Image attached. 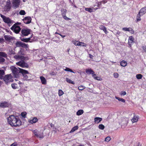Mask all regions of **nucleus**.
Segmentation results:
<instances>
[{"label":"nucleus","mask_w":146,"mask_h":146,"mask_svg":"<svg viewBox=\"0 0 146 146\" xmlns=\"http://www.w3.org/2000/svg\"><path fill=\"white\" fill-rule=\"evenodd\" d=\"M141 16L142 15H141V13L139 12L137 16V19L136 21L137 22L141 20Z\"/></svg>","instance_id":"nucleus-23"},{"label":"nucleus","mask_w":146,"mask_h":146,"mask_svg":"<svg viewBox=\"0 0 146 146\" xmlns=\"http://www.w3.org/2000/svg\"><path fill=\"white\" fill-rule=\"evenodd\" d=\"M94 122L95 123H98L102 120V118L101 117H96L94 119Z\"/></svg>","instance_id":"nucleus-18"},{"label":"nucleus","mask_w":146,"mask_h":146,"mask_svg":"<svg viewBox=\"0 0 146 146\" xmlns=\"http://www.w3.org/2000/svg\"><path fill=\"white\" fill-rule=\"evenodd\" d=\"M102 3L100 1L98 2L97 4V7L99 8H100V7L102 5Z\"/></svg>","instance_id":"nucleus-54"},{"label":"nucleus","mask_w":146,"mask_h":146,"mask_svg":"<svg viewBox=\"0 0 146 146\" xmlns=\"http://www.w3.org/2000/svg\"><path fill=\"white\" fill-rule=\"evenodd\" d=\"M66 81L67 82L71 84H75V83L73 81H72L70 79L68 78H66Z\"/></svg>","instance_id":"nucleus-38"},{"label":"nucleus","mask_w":146,"mask_h":146,"mask_svg":"<svg viewBox=\"0 0 146 146\" xmlns=\"http://www.w3.org/2000/svg\"><path fill=\"white\" fill-rule=\"evenodd\" d=\"M142 48L143 50L145 52L146 51V46L144 45L142 47Z\"/></svg>","instance_id":"nucleus-57"},{"label":"nucleus","mask_w":146,"mask_h":146,"mask_svg":"<svg viewBox=\"0 0 146 146\" xmlns=\"http://www.w3.org/2000/svg\"><path fill=\"white\" fill-rule=\"evenodd\" d=\"M19 68L20 69V73H21L23 76L26 74H29V73L28 71Z\"/></svg>","instance_id":"nucleus-14"},{"label":"nucleus","mask_w":146,"mask_h":146,"mask_svg":"<svg viewBox=\"0 0 146 146\" xmlns=\"http://www.w3.org/2000/svg\"><path fill=\"white\" fill-rule=\"evenodd\" d=\"M95 79L97 80H100V78L98 77H97Z\"/></svg>","instance_id":"nucleus-64"},{"label":"nucleus","mask_w":146,"mask_h":146,"mask_svg":"<svg viewBox=\"0 0 146 146\" xmlns=\"http://www.w3.org/2000/svg\"><path fill=\"white\" fill-rule=\"evenodd\" d=\"M38 121V119L36 117H34L32 120L29 121V122L33 124L36 123Z\"/></svg>","instance_id":"nucleus-21"},{"label":"nucleus","mask_w":146,"mask_h":146,"mask_svg":"<svg viewBox=\"0 0 146 146\" xmlns=\"http://www.w3.org/2000/svg\"><path fill=\"white\" fill-rule=\"evenodd\" d=\"M111 139V138L109 137H106L105 139V141L107 142L109 141Z\"/></svg>","instance_id":"nucleus-51"},{"label":"nucleus","mask_w":146,"mask_h":146,"mask_svg":"<svg viewBox=\"0 0 146 146\" xmlns=\"http://www.w3.org/2000/svg\"><path fill=\"white\" fill-rule=\"evenodd\" d=\"M4 38L5 40L8 41H10L11 40L13 39L12 37L10 35H5Z\"/></svg>","instance_id":"nucleus-16"},{"label":"nucleus","mask_w":146,"mask_h":146,"mask_svg":"<svg viewBox=\"0 0 146 146\" xmlns=\"http://www.w3.org/2000/svg\"><path fill=\"white\" fill-rule=\"evenodd\" d=\"M15 45L17 47H21L24 48H27L28 47V44H27L20 41H17L15 43Z\"/></svg>","instance_id":"nucleus-6"},{"label":"nucleus","mask_w":146,"mask_h":146,"mask_svg":"<svg viewBox=\"0 0 146 146\" xmlns=\"http://www.w3.org/2000/svg\"><path fill=\"white\" fill-rule=\"evenodd\" d=\"M11 86L12 88L14 89H17L18 88L17 84L15 83L12 84Z\"/></svg>","instance_id":"nucleus-39"},{"label":"nucleus","mask_w":146,"mask_h":146,"mask_svg":"<svg viewBox=\"0 0 146 146\" xmlns=\"http://www.w3.org/2000/svg\"><path fill=\"white\" fill-rule=\"evenodd\" d=\"M129 29V28H127V27H124V28H123L122 29L123 31H128Z\"/></svg>","instance_id":"nucleus-55"},{"label":"nucleus","mask_w":146,"mask_h":146,"mask_svg":"<svg viewBox=\"0 0 146 146\" xmlns=\"http://www.w3.org/2000/svg\"><path fill=\"white\" fill-rule=\"evenodd\" d=\"M58 35H60L62 38H64L66 36L65 35H61V34H58Z\"/></svg>","instance_id":"nucleus-63"},{"label":"nucleus","mask_w":146,"mask_h":146,"mask_svg":"<svg viewBox=\"0 0 146 146\" xmlns=\"http://www.w3.org/2000/svg\"><path fill=\"white\" fill-rule=\"evenodd\" d=\"M134 38L132 36H130L129 37L128 43L129 45H131L132 43L133 42Z\"/></svg>","instance_id":"nucleus-20"},{"label":"nucleus","mask_w":146,"mask_h":146,"mask_svg":"<svg viewBox=\"0 0 146 146\" xmlns=\"http://www.w3.org/2000/svg\"><path fill=\"white\" fill-rule=\"evenodd\" d=\"M7 119L8 123L12 127H17L21 123V121L17 116L11 115L7 118Z\"/></svg>","instance_id":"nucleus-1"},{"label":"nucleus","mask_w":146,"mask_h":146,"mask_svg":"<svg viewBox=\"0 0 146 146\" xmlns=\"http://www.w3.org/2000/svg\"><path fill=\"white\" fill-rule=\"evenodd\" d=\"M92 76L93 77H94L95 79L97 77L96 74H94V73L92 74Z\"/></svg>","instance_id":"nucleus-56"},{"label":"nucleus","mask_w":146,"mask_h":146,"mask_svg":"<svg viewBox=\"0 0 146 146\" xmlns=\"http://www.w3.org/2000/svg\"><path fill=\"white\" fill-rule=\"evenodd\" d=\"M4 74V71L3 70H0V78L1 79L3 78V76Z\"/></svg>","instance_id":"nucleus-28"},{"label":"nucleus","mask_w":146,"mask_h":146,"mask_svg":"<svg viewBox=\"0 0 146 146\" xmlns=\"http://www.w3.org/2000/svg\"><path fill=\"white\" fill-rule=\"evenodd\" d=\"M86 72L88 74H91L92 75V74L94 73V71L91 69H86Z\"/></svg>","instance_id":"nucleus-24"},{"label":"nucleus","mask_w":146,"mask_h":146,"mask_svg":"<svg viewBox=\"0 0 146 146\" xmlns=\"http://www.w3.org/2000/svg\"><path fill=\"white\" fill-rule=\"evenodd\" d=\"M9 106V104L7 102H3L0 104V107L2 108L8 107Z\"/></svg>","instance_id":"nucleus-13"},{"label":"nucleus","mask_w":146,"mask_h":146,"mask_svg":"<svg viewBox=\"0 0 146 146\" xmlns=\"http://www.w3.org/2000/svg\"><path fill=\"white\" fill-rule=\"evenodd\" d=\"M85 88L84 86H80L78 87V89L80 90H82Z\"/></svg>","instance_id":"nucleus-48"},{"label":"nucleus","mask_w":146,"mask_h":146,"mask_svg":"<svg viewBox=\"0 0 146 146\" xmlns=\"http://www.w3.org/2000/svg\"><path fill=\"white\" fill-rule=\"evenodd\" d=\"M126 93L124 91H122L120 93V95L121 96H124L126 95Z\"/></svg>","instance_id":"nucleus-53"},{"label":"nucleus","mask_w":146,"mask_h":146,"mask_svg":"<svg viewBox=\"0 0 146 146\" xmlns=\"http://www.w3.org/2000/svg\"><path fill=\"white\" fill-rule=\"evenodd\" d=\"M16 24H15L11 28V29L16 34L19 33L21 29V28L18 25H17Z\"/></svg>","instance_id":"nucleus-4"},{"label":"nucleus","mask_w":146,"mask_h":146,"mask_svg":"<svg viewBox=\"0 0 146 146\" xmlns=\"http://www.w3.org/2000/svg\"><path fill=\"white\" fill-rule=\"evenodd\" d=\"M84 113V111L82 110H79L76 112V115H82Z\"/></svg>","instance_id":"nucleus-32"},{"label":"nucleus","mask_w":146,"mask_h":146,"mask_svg":"<svg viewBox=\"0 0 146 146\" xmlns=\"http://www.w3.org/2000/svg\"><path fill=\"white\" fill-rule=\"evenodd\" d=\"M100 2H101L102 3L104 4L107 2V0H102V1H101Z\"/></svg>","instance_id":"nucleus-58"},{"label":"nucleus","mask_w":146,"mask_h":146,"mask_svg":"<svg viewBox=\"0 0 146 146\" xmlns=\"http://www.w3.org/2000/svg\"><path fill=\"white\" fill-rule=\"evenodd\" d=\"M10 68L15 77L17 78L19 77V74L20 73V69L19 70L15 66H12Z\"/></svg>","instance_id":"nucleus-3"},{"label":"nucleus","mask_w":146,"mask_h":146,"mask_svg":"<svg viewBox=\"0 0 146 146\" xmlns=\"http://www.w3.org/2000/svg\"><path fill=\"white\" fill-rule=\"evenodd\" d=\"M61 15L62 16L64 15H65L67 12V10L66 9H62L61 10Z\"/></svg>","instance_id":"nucleus-26"},{"label":"nucleus","mask_w":146,"mask_h":146,"mask_svg":"<svg viewBox=\"0 0 146 146\" xmlns=\"http://www.w3.org/2000/svg\"><path fill=\"white\" fill-rule=\"evenodd\" d=\"M50 74L51 75L54 76L56 75V73L54 71H50Z\"/></svg>","instance_id":"nucleus-52"},{"label":"nucleus","mask_w":146,"mask_h":146,"mask_svg":"<svg viewBox=\"0 0 146 146\" xmlns=\"http://www.w3.org/2000/svg\"><path fill=\"white\" fill-rule=\"evenodd\" d=\"M78 128V126H76L73 127L71 131H70V133H72L74 132L76 130H77Z\"/></svg>","instance_id":"nucleus-31"},{"label":"nucleus","mask_w":146,"mask_h":146,"mask_svg":"<svg viewBox=\"0 0 146 146\" xmlns=\"http://www.w3.org/2000/svg\"><path fill=\"white\" fill-rule=\"evenodd\" d=\"M133 116L131 119V121L132 123L137 122L138 121L139 119V117L138 115H136L134 113H133Z\"/></svg>","instance_id":"nucleus-11"},{"label":"nucleus","mask_w":146,"mask_h":146,"mask_svg":"<svg viewBox=\"0 0 146 146\" xmlns=\"http://www.w3.org/2000/svg\"><path fill=\"white\" fill-rule=\"evenodd\" d=\"M142 15L146 13V7L142 8L139 11Z\"/></svg>","instance_id":"nucleus-17"},{"label":"nucleus","mask_w":146,"mask_h":146,"mask_svg":"<svg viewBox=\"0 0 146 146\" xmlns=\"http://www.w3.org/2000/svg\"><path fill=\"white\" fill-rule=\"evenodd\" d=\"M13 6L15 8H17L19 7L20 5L19 0H13Z\"/></svg>","instance_id":"nucleus-12"},{"label":"nucleus","mask_w":146,"mask_h":146,"mask_svg":"<svg viewBox=\"0 0 146 146\" xmlns=\"http://www.w3.org/2000/svg\"><path fill=\"white\" fill-rule=\"evenodd\" d=\"M34 135V136H35L37 138H43L44 137L43 133H39L38 130L36 129L32 131Z\"/></svg>","instance_id":"nucleus-5"},{"label":"nucleus","mask_w":146,"mask_h":146,"mask_svg":"<svg viewBox=\"0 0 146 146\" xmlns=\"http://www.w3.org/2000/svg\"><path fill=\"white\" fill-rule=\"evenodd\" d=\"M31 38V37H30L28 38H23L21 39V40L23 42H28L30 40Z\"/></svg>","instance_id":"nucleus-30"},{"label":"nucleus","mask_w":146,"mask_h":146,"mask_svg":"<svg viewBox=\"0 0 146 146\" xmlns=\"http://www.w3.org/2000/svg\"><path fill=\"white\" fill-rule=\"evenodd\" d=\"M64 70L66 71L70 72L72 73H75V72L73 71L72 69L68 67H66L65 69H64Z\"/></svg>","instance_id":"nucleus-36"},{"label":"nucleus","mask_w":146,"mask_h":146,"mask_svg":"<svg viewBox=\"0 0 146 146\" xmlns=\"http://www.w3.org/2000/svg\"><path fill=\"white\" fill-rule=\"evenodd\" d=\"M98 127L100 129L103 130L104 129L105 127L103 125L101 124L99 125Z\"/></svg>","instance_id":"nucleus-41"},{"label":"nucleus","mask_w":146,"mask_h":146,"mask_svg":"<svg viewBox=\"0 0 146 146\" xmlns=\"http://www.w3.org/2000/svg\"><path fill=\"white\" fill-rule=\"evenodd\" d=\"M142 77L143 76L140 74H137L136 75V77L138 79H141Z\"/></svg>","instance_id":"nucleus-40"},{"label":"nucleus","mask_w":146,"mask_h":146,"mask_svg":"<svg viewBox=\"0 0 146 146\" xmlns=\"http://www.w3.org/2000/svg\"><path fill=\"white\" fill-rule=\"evenodd\" d=\"M0 16L4 22L7 24V25L9 26H11L14 23V21L11 20L9 17H7L1 14H0Z\"/></svg>","instance_id":"nucleus-2"},{"label":"nucleus","mask_w":146,"mask_h":146,"mask_svg":"<svg viewBox=\"0 0 146 146\" xmlns=\"http://www.w3.org/2000/svg\"><path fill=\"white\" fill-rule=\"evenodd\" d=\"M0 56L6 58L7 57V54L5 52H0Z\"/></svg>","instance_id":"nucleus-34"},{"label":"nucleus","mask_w":146,"mask_h":146,"mask_svg":"<svg viewBox=\"0 0 146 146\" xmlns=\"http://www.w3.org/2000/svg\"><path fill=\"white\" fill-rule=\"evenodd\" d=\"M128 31L132 34H134V33L133 30L131 28H129Z\"/></svg>","instance_id":"nucleus-47"},{"label":"nucleus","mask_w":146,"mask_h":146,"mask_svg":"<svg viewBox=\"0 0 146 146\" xmlns=\"http://www.w3.org/2000/svg\"><path fill=\"white\" fill-rule=\"evenodd\" d=\"M40 79L42 84L45 85L46 84V80L44 77L41 76L40 77Z\"/></svg>","instance_id":"nucleus-15"},{"label":"nucleus","mask_w":146,"mask_h":146,"mask_svg":"<svg viewBox=\"0 0 146 146\" xmlns=\"http://www.w3.org/2000/svg\"><path fill=\"white\" fill-rule=\"evenodd\" d=\"M23 76V79L25 80H28L31 79V78L30 76H29L27 74Z\"/></svg>","instance_id":"nucleus-35"},{"label":"nucleus","mask_w":146,"mask_h":146,"mask_svg":"<svg viewBox=\"0 0 146 146\" xmlns=\"http://www.w3.org/2000/svg\"><path fill=\"white\" fill-rule=\"evenodd\" d=\"M11 146H17V145L16 144L13 143L11 145Z\"/></svg>","instance_id":"nucleus-62"},{"label":"nucleus","mask_w":146,"mask_h":146,"mask_svg":"<svg viewBox=\"0 0 146 146\" xmlns=\"http://www.w3.org/2000/svg\"><path fill=\"white\" fill-rule=\"evenodd\" d=\"M5 59L2 57L0 56V63H2L5 62Z\"/></svg>","instance_id":"nucleus-46"},{"label":"nucleus","mask_w":146,"mask_h":146,"mask_svg":"<svg viewBox=\"0 0 146 146\" xmlns=\"http://www.w3.org/2000/svg\"><path fill=\"white\" fill-rule=\"evenodd\" d=\"M23 20L25 23L29 24L31 22L32 19L30 17L28 16L25 17Z\"/></svg>","instance_id":"nucleus-10"},{"label":"nucleus","mask_w":146,"mask_h":146,"mask_svg":"<svg viewBox=\"0 0 146 146\" xmlns=\"http://www.w3.org/2000/svg\"><path fill=\"white\" fill-rule=\"evenodd\" d=\"M14 58L16 59H20L21 60H24L25 57L23 56L19 55H16L14 56Z\"/></svg>","instance_id":"nucleus-25"},{"label":"nucleus","mask_w":146,"mask_h":146,"mask_svg":"<svg viewBox=\"0 0 146 146\" xmlns=\"http://www.w3.org/2000/svg\"><path fill=\"white\" fill-rule=\"evenodd\" d=\"M85 10L86 11H88L90 13H92L93 12L92 9L90 8H85Z\"/></svg>","instance_id":"nucleus-37"},{"label":"nucleus","mask_w":146,"mask_h":146,"mask_svg":"<svg viewBox=\"0 0 146 146\" xmlns=\"http://www.w3.org/2000/svg\"><path fill=\"white\" fill-rule=\"evenodd\" d=\"M100 28L101 30H103L106 34H107L108 33V32L107 31L106 28L105 26L101 25L100 26Z\"/></svg>","instance_id":"nucleus-22"},{"label":"nucleus","mask_w":146,"mask_h":146,"mask_svg":"<svg viewBox=\"0 0 146 146\" xmlns=\"http://www.w3.org/2000/svg\"><path fill=\"white\" fill-rule=\"evenodd\" d=\"M18 53L19 54L23 55L24 54L22 52L21 50Z\"/></svg>","instance_id":"nucleus-59"},{"label":"nucleus","mask_w":146,"mask_h":146,"mask_svg":"<svg viewBox=\"0 0 146 146\" xmlns=\"http://www.w3.org/2000/svg\"><path fill=\"white\" fill-rule=\"evenodd\" d=\"M72 6H73L74 7L76 8H77V7L76 6L75 4H74L73 3H72Z\"/></svg>","instance_id":"nucleus-61"},{"label":"nucleus","mask_w":146,"mask_h":146,"mask_svg":"<svg viewBox=\"0 0 146 146\" xmlns=\"http://www.w3.org/2000/svg\"><path fill=\"white\" fill-rule=\"evenodd\" d=\"M89 57L91 59H93V56L92 55L90 54H89Z\"/></svg>","instance_id":"nucleus-60"},{"label":"nucleus","mask_w":146,"mask_h":146,"mask_svg":"<svg viewBox=\"0 0 146 146\" xmlns=\"http://www.w3.org/2000/svg\"><path fill=\"white\" fill-rule=\"evenodd\" d=\"M16 64L22 68H28L29 67L28 64L25 62L24 60H21L16 63Z\"/></svg>","instance_id":"nucleus-7"},{"label":"nucleus","mask_w":146,"mask_h":146,"mask_svg":"<svg viewBox=\"0 0 146 146\" xmlns=\"http://www.w3.org/2000/svg\"><path fill=\"white\" fill-rule=\"evenodd\" d=\"M127 62L125 60H122V61L121 62L120 64V65L123 67H125L127 66Z\"/></svg>","instance_id":"nucleus-27"},{"label":"nucleus","mask_w":146,"mask_h":146,"mask_svg":"<svg viewBox=\"0 0 146 146\" xmlns=\"http://www.w3.org/2000/svg\"><path fill=\"white\" fill-rule=\"evenodd\" d=\"M62 17L64 19L67 21H68L71 19H70L67 17L66 16V15H64L63 16H62Z\"/></svg>","instance_id":"nucleus-49"},{"label":"nucleus","mask_w":146,"mask_h":146,"mask_svg":"<svg viewBox=\"0 0 146 146\" xmlns=\"http://www.w3.org/2000/svg\"><path fill=\"white\" fill-rule=\"evenodd\" d=\"M113 76L115 78H117L119 77V74L117 73H114L113 74Z\"/></svg>","instance_id":"nucleus-50"},{"label":"nucleus","mask_w":146,"mask_h":146,"mask_svg":"<svg viewBox=\"0 0 146 146\" xmlns=\"http://www.w3.org/2000/svg\"><path fill=\"white\" fill-rule=\"evenodd\" d=\"M79 44H80V46H82L83 47H86V44L83 42H80Z\"/></svg>","instance_id":"nucleus-45"},{"label":"nucleus","mask_w":146,"mask_h":146,"mask_svg":"<svg viewBox=\"0 0 146 146\" xmlns=\"http://www.w3.org/2000/svg\"><path fill=\"white\" fill-rule=\"evenodd\" d=\"M10 78V76L8 75H5L3 78L4 81L6 83L9 82V80Z\"/></svg>","instance_id":"nucleus-19"},{"label":"nucleus","mask_w":146,"mask_h":146,"mask_svg":"<svg viewBox=\"0 0 146 146\" xmlns=\"http://www.w3.org/2000/svg\"><path fill=\"white\" fill-rule=\"evenodd\" d=\"M11 7V4L10 1H7L4 7V11L8 12L9 11Z\"/></svg>","instance_id":"nucleus-9"},{"label":"nucleus","mask_w":146,"mask_h":146,"mask_svg":"<svg viewBox=\"0 0 146 146\" xmlns=\"http://www.w3.org/2000/svg\"><path fill=\"white\" fill-rule=\"evenodd\" d=\"M115 98L116 99L118 100L119 101H121L122 102L125 103V99H124L122 98H121L119 97H117V96L115 97Z\"/></svg>","instance_id":"nucleus-33"},{"label":"nucleus","mask_w":146,"mask_h":146,"mask_svg":"<svg viewBox=\"0 0 146 146\" xmlns=\"http://www.w3.org/2000/svg\"><path fill=\"white\" fill-rule=\"evenodd\" d=\"M30 30L28 29L23 28L22 29L21 33L23 36H27L30 33Z\"/></svg>","instance_id":"nucleus-8"},{"label":"nucleus","mask_w":146,"mask_h":146,"mask_svg":"<svg viewBox=\"0 0 146 146\" xmlns=\"http://www.w3.org/2000/svg\"><path fill=\"white\" fill-rule=\"evenodd\" d=\"M21 115L23 117L25 118L26 117L27 113L26 112H23L21 113Z\"/></svg>","instance_id":"nucleus-44"},{"label":"nucleus","mask_w":146,"mask_h":146,"mask_svg":"<svg viewBox=\"0 0 146 146\" xmlns=\"http://www.w3.org/2000/svg\"><path fill=\"white\" fill-rule=\"evenodd\" d=\"M72 43L74 44L75 46H80L79 44L80 41L76 40H73L72 41Z\"/></svg>","instance_id":"nucleus-29"},{"label":"nucleus","mask_w":146,"mask_h":146,"mask_svg":"<svg viewBox=\"0 0 146 146\" xmlns=\"http://www.w3.org/2000/svg\"><path fill=\"white\" fill-rule=\"evenodd\" d=\"M64 94L63 92L61 90H59L58 91V95L60 96Z\"/></svg>","instance_id":"nucleus-42"},{"label":"nucleus","mask_w":146,"mask_h":146,"mask_svg":"<svg viewBox=\"0 0 146 146\" xmlns=\"http://www.w3.org/2000/svg\"><path fill=\"white\" fill-rule=\"evenodd\" d=\"M19 14L21 15H24L26 14V13L24 10H21L19 13Z\"/></svg>","instance_id":"nucleus-43"}]
</instances>
